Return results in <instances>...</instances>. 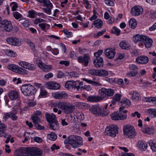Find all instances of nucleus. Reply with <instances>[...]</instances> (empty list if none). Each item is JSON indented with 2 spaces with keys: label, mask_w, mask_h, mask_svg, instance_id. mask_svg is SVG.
I'll list each match as a JSON object with an SVG mask.
<instances>
[{
  "label": "nucleus",
  "mask_w": 156,
  "mask_h": 156,
  "mask_svg": "<svg viewBox=\"0 0 156 156\" xmlns=\"http://www.w3.org/2000/svg\"><path fill=\"white\" fill-rule=\"evenodd\" d=\"M145 37L146 36L144 35L136 34L133 36V38L134 42L135 44L139 42V44H140V42H143Z\"/></svg>",
  "instance_id": "nucleus-24"
},
{
  "label": "nucleus",
  "mask_w": 156,
  "mask_h": 156,
  "mask_svg": "<svg viewBox=\"0 0 156 156\" xmlns=\"http://www.w3.org/2000/svg\"><path fill=\"white\" fill-rule=\"evenodd\" d=\"M82 80L86 82L87 83L91 84L94 86H101V84L95 82L91 80L87 79L86 78H83L82 79Z\"/></svg>",
  "instance_id": "nucleus-38"
},
{
  "label": "nucleus",
  "mask_w": 156,
  "mask_h": 156,
  "mask_svg": "<svg viewBox=\"0 0 156 156\" xmlns=\"http://www.w3.org/2000/svg\"><path fill=\"white\" fill-rule=\"evenodd\" d=\"M9 97L12 100H14L18 98V94L16 91L12 90L10 91L8 93Z\"/></svg>",
  "instance_id": "nucleus-31"
},
{
  "label": "nucleus",
  "mask_w": 156,
  "mask_h": 156,
  "mask_svg": "<svg viewBox=\"0 0 156 156\" xmlns=\"http://www.w3.org/2000/svg\"><path fill=\"white\" fill-rule=\"evenodd\" d=\"M137 147L139 149L143 151H145L148 146L147 144L143 140L138 141L136 144Z\"/></svg>",
  "instance_id": "nucleus-25"
},
{
  "label": "nucleus",
  "mask_w": 156,
  "mask_h": 156,
  "mask_svg": "<svg viewBox=\"0 0 156 156\" xmlns=\"http://www.w3.org/2000/svg\"><path fill=\"white\" fill-rule=\"evenodd\" d=\"M106 130L110 136L113 137H115L118 133V127L115 125H112L107 127Z\"/></svg>",
  "instance_id": "nucleus-12"
},
{
  "label": "nucleus",
  "mask_w": 156,
  "mask_h": 156,
  "mask_svg": "<svg viewBox=\"0 0 156 156\" xmlns=\"http://www.w3.org/2000/svg\"><path fill=\"white\" fill-rule=\"evenodd\" d=\"M104 2L107 5L113 6L115 5L114 2L111 0H105Z\"/></svg>",
  "instance_id": "nucleus-61"
},
{
  "label": "nucleus",
  "mask_w": 156,
  "mask_h": 156,
  "mask_svg": "<svg viewBox=\"0 0 156 156\" xmlns=\"http://www.w3.org/2000/svg\"><path fill=\"white\" fill-rule=\"evenodd\" d=\"M35 15H36V12L34 10H31L28 11V15L30 17L34 18Z\"/></svg>",
  "instance_id": "nucleus-57"
},
{
  "label": "nucleus",
  "mask_w": 156,
  "mask_h": 156,
  "mask_svg": "<svg viewBox=\"0 0 156 156\" xmlns=\"http://www.w3.org/2000/svg\"><path fill=\"white\" fill-rule=\"evenodd\" d=\"M45 117L47 121L49 123L57 120L55 115L53 113L50 114L46 113L45 115Z\"/></svg>",
  "instance_id": "nucleus-27"
},
{
  "label": "nucleus",
  "mask_w": 156,
  "mask_h": 156,
  "mask_svg": "<svg viewBox=\"0 0 156 156\" xmlns=\"http://www.w3.org/2000/svg\"><path fill=\"white\" fill-rule=\"evenodd\" d=\"M148 61V58L144 55L137 57L136 59V63L140 64H145Z\"/></svg>",
  "instance_id": "nucleus-26"
},
{
  "label": "nucleus",
  "mask_w": 156,
  "mask_h": 156,
  "mask_svg": "<svg viewBox=\"0 0 156 156\" xmlns=\"http://www.w3.org/2000/svg\"><path fill=\"white\" fill-rule=\"evenodd\" d=\"M79 82L77 81L76 82L75 81H67L65 83V87L66 88L70 89L71 88L76 87V88L78 89L80 88L79 86H76L75 85L76 82Z\"/></svg>",
  "instance_id": "nucleus-28"
},
{
  "label": "nucleus",
  "mask_w": 156,
  "mask_h": 156,
  "mask_svg": "<svg viewBox=\"0 0 156 156\" xmlns=\"http://www.w3.org/2000/svg\"><path fill=\"white\" fill-rule=\"evenodd\" d=\"M7 68L9 69L16 73L22 74H26L27 73V71L26 70L15 64L8 65L7 66Z\"/></svg>",
  "instance_id": "nucleus-10"
},
{
  "label": "nucleus",
  "mask_w": 156,
  "mask_h": 156,
  "mask_svg": "<svg viewBox=\"0 0 156 156\" xmlns=\"http://www.w3.org/2000/svg\"><path fill=\"white\" fill-rule=\"evenodd\" d=\"M13 112H9L10 114V118L13 120H16L18 119V117L16 115L17 113L16 110V108L14 107L13 108Z\"/></svg>",
  "instance_id": "nucleus-34"
},
{
  "label": "nucleus",
  "mask_w": 156,
  "mask_h": 156,
  "mask_svg": "<svg viewBox=\"0 0 156 156\" xmlns=\"http://www.w3.org/2000/svg\"><path fill=\"white\" fill-rule=\"evenodd\" d=\"M6 128V127L5 124L0 121V136H3L5 138H7L5 142L6 143H8L9 142L10 140L9 136H8L7 134L4 131Z\"/></svg>",
  "instance_id": "nucleus-14"
},
{
  "label": "nucleus",
  "mask_w": 156,
  "mask_h": 156,
  "mask_svg": "<svg viewBox=\"0 0 156 156\" xmlns=\"http://www.w3.org/2000/svg\"><path fill=\"white\" fill-rule=\"evenodd\" d=\"M119 104L121 105L119 108V111L121 112L124 111V108L129 107L131 105V102L128 99H126L122 101Z\"/></svg>",
  "instance_id": "nucleus-22"
},
{
  "label": "nucleus",
  "mask_w": 156,
  "mask_h": 156,
  "mask_svg": "<svg viewBox=\"0 0 156 156\" xmlns=\"http://www.w3.org/2000/svg\"><path fill=\"white\" fill-rule=\"evenodd\" d=\"M129 27L134 29L136 27L137 23L136 20L134 19H131L129 22Z\"/></svg>",
  "instance_id": "nucleus-39"
},
{
  "label": "nucleus",
  "mask_w": 156,
  "mask_h": 156,
  "mask_svg": "<svg viewBox=\"0 0 156 156\" xmlns=\"http://www.w3.org/2000/svg\"><path fill=\"white\" fill-rule=\"evenodd\" d=\"M48 6V7L43 8V10L48 14L50 15L51 14V9L52 8L53 5L52 4H49Z\"/></svg>",
  "instance_id": "nucleus-43"
},
{
  "label": "nucleus",
  "mask_w": 156,
  "mask_h": 156,
  "mask_svg": "<svg viewBox=\"0 0 156 156\" xmlns=\"http://www.w3.org/2000/svg\"><path fill=\"white\" fill-rule=\"evenodd\" d=\"M0 27L2 31L7 32H11L13 29L11 22L6 20H4L1 22Z\"/></svg>",
  "instance_id": "nucleus-8"
},
{
  "label": "nucleus",
  "mask_w": 156,
  "mask_h": 156,
  "mask_svg": "<svg viewBox=\"0 0 156 156\" xmlns=\"http://www.w3.org/2000/svg\"><path fill=\"white\" fill-rule=\"evenodd\" d=\"M46 87L48 89L58 90L60 87V85L58 83L49 82L46 83Z\"/></svg>",
  "instance_id": "nucleus-20"
},
{
  "label": "nucleus",
  "mask_w": 156,
  "mask_h": 156,
  "mask_svg": "<svg viewBox=\"0 0 156 156\" xmlns=\"http://www.w3.org/2000/svg\"><path fill=\"white\" fill-rule=\"evenodd\" d=\"M89 110L91 114L96 116L103 115V108L99 105H93L90 108Z\"/></svg>",
  "instance_id": "nucleus-7"
},
{
  "label": "nucleus",
  "mask_w": 156,
  "mask_h": 156,
  "mask_svg": "<svg viewBox=\"0 0 156 156\" xmlns=\"http://www.w3.org/2000/svg\"><path fill=\"white\" fill-rule=\"evenodd\" d=\"M12 14L16 20L20 19L22 17V15L17 12H13Z\"/></svg>",
  "instance_id": "nucleus-56"
},
{
  "label": "nucleus",
  "mask_w": 156,
  "mask_h": 156,
  "mask_svg": "<svg viewBox=\"0 0 156 156\" xmlns=\"http://www.w3.org/2000/svg\"><path fill=\"white\" fill-rule=\"evenodd\" d=\"M18 64L21 66L26 69L30 70H33L35 69L34 64L25 61H21L18 63Z\"/></svg>",
  "instance_id": "nucleus-19"
},
{
  "label": "nucleus",
  "mask_w": 156,
  "mask_h": 156,
  "mask_svg": "<svg viewBox=\"0 0 156 156\" xmlns=\"http://www.w3.org/2000/svg\"><path fill=\"white\" fill-rule=\"evenodd\" d=\"M98 70L92 69L89 70L88 72L89 73L92 75L98 76Z\"/></svg>",
  "instance_id": "nucleus-58"
},
{
  "label": "nucleus",
  "mask_w": 156,
  "mask_h": 156,
  "mask_svg": "<svg viewBox=\"0 0 156 156\" xmlns=\"http://www.w3.org/2000/svg\"><path fill=\"white\" fill-rule=\"evenodd\" d=\"M131 98L133 101H138L140 99V95L139 92L133 91Z\"/></svg>",
  "instance_id": "nucleus-37"
},
{
  "label": "nucleus",
  "mask_w": 156,
  "mask_h": 156,
  "mask_svg": "<svg viewBox=\"0 0 156 156\" xmlns=\"http://www.w3.org/2000/svg\"><path fill=\"white\" fill-rule=\"evenodd\" d=\"M153 152H156V140H151L148 142Z\"/></svg>",
  "instance_id": "nucleus-36"
},
{
  "label": "nucleus",
  "mask_w": 156,
  "mask_h": 156,
  "mask_svg": "<svg viewBox=\"0 0 156 156\" xmlns=\"http://www.w3.org/2000/svg\"><path fill=\"white\" fill-rule=\"evenodd\" d=\"M22 93L25 96H29L35 94L36 90L34 86L30 84H25L21 88Z\"/></svg>",
  "instance_id": "nucleus-5"
},
{
  "label": "nucleus",
  "mask_w": 156,
  "mask_h": 156,
  "mask_svg": "<svg viewBox=\"0 0 156 156\" xmlns=\"http://www.w3.org/2000/svg\"><path fill=\"white\" fill-rule=\"evenodd\" d=\"M45 20H44L40 18H38L36 19L34 21V23L35 24H37L38 23H40L44 22Z\"/></svg>",
  "instance_id": "nucleus-63"
},
{
  "label": "nucleus",
  "mask_w": 156,
  "mask_h": 156,
  "mask_svg": "<svg viewBox=\"0 0 156 156\" xmlns=\"http://www.w3.org/2000/svg\"><path fill=\"white\" fill-rule=\"evenodd\" d=\"M49 124L50 128L51 129L54 130H58V129L59 126L57 120L53 122H52Z\"/></svg>",
  "instance_id": "nucleus-32"
},
{
  "label": "nucleus",
  "mask_w": 156,
  "mask_h": 156,
  "mask_svg": "<svg viewBox=\"0 0 156 156\" xmlns=\"http://www.w3.org/2000/svg\"><path fill=\"white\" fill-rule=\"evenodd\" d=\"M55 106L63 110L66 114L72 113L74 110V106L71 103L66 101H59L55 103Z\"/></svg>",
  "instance_id": "nucleus-3"
},
{
  "label": "nucleus",
  "mask_w": 156,
  "mask_h": 156,
  "mask_svg": "<svg viewBox=\"0 0 156 156\" xmlns=\"http://www.w3.org/2000/svg\"><path fill=\"white\" fill-rule=\"evenodd\" d=\"M90 57L87 55H85L83 56H79L77 58L78 61L80 63H82L85 66H88Z\"/></svg>",
  "instance_id": "nucleus-17"
},
{
  "label": "nucleus",
  "mask_w": 156,
  "mask_h": 156,
  "mask_svg": "<svg viewBox=\"0 0 156 156\" xmlns=\"http://www.w3.org/2000/svg\"><path fill=\"white\" fill-rule=\"evenodd\" d=\"M42 153V151L40 148L36 147H22L15 152L14 156H39L41 155Z\"/></svg>",
  "instance_id": "nucleus-1"
},
{
  "label": "nucleus",
  "mask_w": 156,
  "mask_h": 156,
  "mask_svg": "<svg viewBox=\"0 0 156 156\" xmlns=\"http://www.w3.org/2000/svg\"><path fill=\"white\" fill-rule=\"evenodd\" d=\"M146 101L147 102H152L153 103L156 104V98L154 97H148L145 98Z\"/></svg>",
  "instance_id": "nucleus-54"
},
{
  "label": "nucleus",
  "mask_w": 156,
  "mask_h": 156,
  "mask_svg": "<svg viewBox=\"0 0 156 156\" xmlns=\"http://www.w3.org/2000/svg\"><path fill=\"white\" fill-rule=\"evenodd\" d=\"M52 95L55 98L58 99L65 98L68 96L67 94L64 91L53 92Z\"/></svg>",
  "instance_id": "nucleus-15"
},
{
  "label": "nucleus",
  "mask_w": 156,
  "mask_h": 156,
  "mask_svg": "<svg viewBox=\"0 0 156 156\" xmlns=\"http://www.w3.org/2000/svg\"><path fill=\"white\" fill-rule=\"evenodd\" d=\"M74 114H76L77 119L79 121L83 120L84 119V116L83 113L81 112H75Z\"/></svg>",
  "instance_id": "nucleus-42"
},
{
  "label": "nucleus",
  "mask_w": 156,
  "mask_h": 156,
  "mask_svg": "<svg viewBox=\"0 0 156 156\" xmlns=\"http://www.w3.org/2000/svg\"><path fill=\"white\" fill-rule=\"evenodd\" d=\"M37 64L38 67L44 72H48L52 69V68L51 65H46L42 62H39L37 63Z\"/></svg>",
  "instance_id": "nucleus-21"
},
{
  "label": "nucleus",
  "mask_w": 156,
  "mask_h": 156,
  "mask_svg": "<svg viewBox=\"0 0 156 156\" xmlns=\"http://www.w3.org/2000/svg\"><path fill=\"white\" fill-rule=\"evenodd\" d=\"M47 138L49 140L54 141L57 138L56 134L54 133H51L50 134L47 135Z\"/></svg>",
  "instance_id": "nucleus-48"
},
{
  "label": "nucleus",
  "mask_w": 156,
  "mask_h": 156,
  "mask_svg": "<svg viewBox=\"0 0 156 156\" xmlns=\"http://www.w3.org/2000/svg\"><path fill=\"white\" fill-rule=\"evenodd\" d=\"M31 119L33 122L35 124H38L40 122V119L38 116L33 115L32 116Z\"/></svg>",
  "instance_id": "nucleus-49"
},
{
  "label": "nucleus",
  "mask_w": 156,
  "mask_h": 156,
  "mask_svg": "<svg viewBox=\"0 0 156 156\" xmlns=\"http://www.w3.org/2000/svg\"><path fill=\"white\" fill-rule=\"evenodd\" d=\"M99 93L101 95L100 97L102 98V100L105 98L113 96L115 92L113 89L102 88L99 90Z\"/></svg>",
  "instance_id": "nucleus-9"
},
{
  "label": "nucleus",
  "mask_w": 156,
  "mask_h": 156,
  "mask_svg": "<svg viewBox=\"0 0 156 156\" xmlns=\"http://www.w3.org/2000/svg\"><path fill=\"white\" fill-rule=\"evenodd\" d=\"M41 30L44 32H46L50 28V25L46 23H41L38 25Z\"/></svg>",
  "instance_id": "nucleus-33"
},
{
  "label": "nucleus",
  "mask_w": 156,
  "mask_h": 156,
  "mask_svg": "<svg viewBox=\"0 0 156 156\" xmlns=\"http://www.w3.org/2000/svg\"><path fill=\"white\" fill-rule=\"evenodd\" d=\"M6 53L7 55L9 56L15 57L16 55V53L12 50H6Z\"/></svg>",
  "instance_id": "nucleus-51"
},
{
  "label": "nucleus",
  "mask_w": 156,
  "mask_h": 156,
  "mask_svg": "<svg viewBox=\"0 0 156 156\" xmlns=\"http://www.w3.org/2000/svg\"><path fill=\"white\" fill-rule=\"evenodd\" d=\"M103 52V51L102 50H100L98 51L94 52V55L95 57V58H101L100 56L102 55Z\"/></svg>",
  "instance_id": "nucleus-59"
},
{
  "label": "nucleus",
  "mask_w": 156,
  "mask_h": 156,
  "mask_svg": "<svg viewBox=\"0 0 156 156\" xmlns=\"http://www.w3.org/2000/svg\"><path fill=\"white\" fill-rule=\"evenodd\" d=\"M37 1L41 3H43L45 6H47L49 4H52L49 0H37Z\"/></svg>",
  "instance_id": "nucleus-55"
},
{
  "label": "nucleus",
  "mask_w": 156,
  "mask_h": 156,
  "mask_svg": "<svg viewBox=\"0 0 156 156\" xmlns=\"http://www.w3.org/2000/svg\"><path fill=\"white\" fill-rule=\"evenodd\" d=\"M153 41L152 39L150 38L148 36H146L143 42H140L138 44L139 46H143L144 45L147 48L151 47L152 45Z\"/></svg>",
  "instance_id": "nucleus-18"
},
{
  "label": "nucleus",
  "mask_w": 156,
  "mask_h": 156,
  "mask_svg": "<svg viewBox=\"0 0 156 156\" xmlns=\"http://www.w3.org/2000/svg\"><path fill=\"white\" fill-rule=\"evenodd\" d=\"M129 70L130 71L127 73L126 75L129 77L135 76L138 73V67L135 65L131 64L129 66Z\"/></svg>",
  "instance_id": "nucleus-13"
},
{
  "label": "nucleus",
  "mask_w": 156,
  "mask_h": 156,
  "mask_svg": "<svg viewBox=\"0 0 156 156\" xmlns=\"http://www.w3.org/2000/svg\"><path fill=\"white\" fill-rule=\"evenodd\" d=\"M119 46L122 48L124 49H127L129 47L128 42L126 41H121L119 44Z\"/></svg>",
  "instance_id": "nucleus-44"
},
{
  "label": "nucleus",
  "mask_w": 156,
  "mask_h": 156,
  "mask_svg": "<svg viewBox=\"0 0 156 156\" xmlns=\"http://www.w3.org/2000/svg\"><path fill=\"white\" fill-rule=\"evenodd\" d=\"M19 21L20 22L21 24L25 27H28L30 25V23L29 21L25 19H21Z\"/></svg>",
  "instance_id": "nucleus-40"
},
{
  "label": "nucleus",
  "mask_w": 156,
  "mask_h": 156,
  "mask_svg": "<svg viewBox=\"0 0 156 156\" xmlns=\"http://www.w3.org/2000/svg\"><path fill=\"white\" fill-rule=\"evenodd\" d=\"M122 97L121 95L119 94H115L113 97V99H114L115 100L119 101L121 99Z\"/></svg>",
  "instance_id": "nucleus-60"
},
{
  "label": "nucleus",
  "mask_w": 156,
  "mask_h": 156,
  "mask_svg": "<svg viewBox=\"0 0 156 156\" xmlns=\"http://www.w3.org/2000/svg\"><path fill=\"white\" fill-rule=\"evenodd\" d=\"M106 31V30L105 29H103L101 31L95 34L94 35V37L95 38H98L100 36L103 35Z\"/></svg>",
  "instance_id": "nucleus-50"
},
{
  "label": "nucleus",
  "mask_w": 156,
  "mask_h": 156,
  "mask_svg": "<svg viewBox=\"0 0 156 156\" xmlns=\"http://www.w3.org/2000/svg\"><path fill=\"white\" fill-rule=\"evenodd\" d=\"M119 112V113L114 112L112 113L111 115L112 119L115 120H125L127 117V115L126 113L127 112V111L124 110V111Z\"/></svg>",
  "instance_id": "nucleus-6"
},
{
  "label": "nucleus",
  "mask_w": 156,
  "mask_h": 156,
  "mask_svg": "<svg viewBox=\"0 0 156 156\" xmlns=\"http://www.w3.org/2000/svg\"><path fill=\"white\" fill-rule=\"evenodd\" d=\"M87 101L90 102H98L102 100V98L98 96H91L87 98Z\"/></svg>",
  "instance_id": "nucleus-29"
},
{
  "label": "nucleus",
  "mask_w": 156,
  "mask_h": 156,
  "mask_svg": "<svg viewBox=\"0 0 156 156\" xmlns=\"http://www.w3.org/2000/svg\"><path fill=\"white\" fill-rule=\"evenodd\" d=\"M8 43L14 46H19L22 44L23 41L22 39L15 37H10L6 39Z\"/></svg>",
  "instance_id": "nucleus-11"
},
{
  "label": "nucleus",
  "mask_w": 156,
  "mask_h": 156,
  "mask_svg": "<svg viewBox=\"0 0 156 156\" xmlns=\"http://www.w3.org/2000/svg\"><path fill=\"white\" fill-rule=\"evenodd\" d=\"M64 143L70 144L73 148H77L83 145V138L79 136L72 135L64 140Z\"/></svg>",
  "instance_id": "nucleus-2"
},
{
  "label": "nucleus",
  "mask_w": 156,
  "mask_h": 156,
  "mask_svg": "<svg viewBox=\"0 0 156 156\" xmlns=\"http://www.w3.org/2000/svg\"><path fill=\"white\" fill-rule=\"evenodd\" d=\"M69 76L71 78H77L79 77V74L75 72L70 73L69 74Z\"/></svg>",
  "instance_id": "nucleus-64"
},
{
  "label": "nucleus",
  "mask_w": 156,
  "mask_h": 156,
  "mask_svg": "<svg viewBox=\"0 0 156 156\" xmlns=\"http://www.w3.org/2000/svg\"><path fill=\"white\" fill-rule=\"evenodd\" d=\"M124 135L128 138H132L135 136L136 133L134 127L130 125H126L123 127Z\"/></svg>",
  "instance_id": "nucleus-4"
},
{
  "label": "nucleus",
  "mask_w": 156,
  "mask_h": 156,
  "mask_svg": "<svg viewBox=\"0 0 156 156\" xmlns=\"http://www.w3.org/2000/svg\"><path fill=\"white\" fill-rule=\"evenodd\" d=\"M94 66L97 67H102L104 64L102 58H95L93 62Z\"/></svg>",
  "instance_id": "nucleus-30"
},
{
  "label": "nucleus",
  "mask_w": 156,
  "mask_h": 156,
  "mask_svg": "<svg viewBox=\"0 0 156 156\" xmlns=\"http://www.w3.org/2000/svg\"><path fill=\"white\" fill-rule=\"evenodd\" d=\"M10 6L11 7L12 10L13 11L16 10L18 6L17 3L14 2L11 3L10 5Z\"/></svg>",
  "instance_id": "nucleus-52"
},
{
  "label": "nucleus",
  "mask_w": 156,
  "mask_h": 156,
  "mask_svg": "<svg viewBox=\"0 0 156 156\" xmlns=\"http://www.w3.org/2000/svg\"><path fill=\"white\" fill-rule=\"evenodd\" d=\"M98 76H108V73L107 71L105 69H100L98 70Z\"/></svg>",
  "instance_id": "nucleus-41"
},
{
  "label": "nucleus",
  "mask_w": 156,
  "mask_h": 156,
  "mask_svg": "<svg viewBox=\"0 0 156 156\" xmlns=\"http://www.w3.org/2000/svg\"><path fill=\"white\" fill-rule=\"evenodd\" d=\"M93 24L97 28L99 29L103 25V22L101 19H98L94 21Z\"/></svg>",
  "instance_id": "nucleus-46"
},
{
  "label": "nucleus",
  "mask_w": 156,
  "mask_h": 156,
  "mask_svg": "<svg viewBox=\"0 0 156 156\" xmlns=\"http://www.w3.org/2000/svg\"><path fill=\"white\" fill-rule=\"evenodd\" d=\"M105 54L106 57L109 59H112L113 58L115 54V50L112 48H108L105 50Z\"/></svg>",
  "instance_id": "nucleus-23"
},
{
  "label": "nucleus",
  "mask_w": 156,
  "mask_h": 156,
  "mask_svg": "<svg viewBox=\"0 0 156 156\" xmlns=\"http://www.w3.org/2000/svg\"><path fill=\"white\" fill-rule=\"evenodd\" d=\"M26 42L29 46L30 48L32 50L34 51L36 50V47L35 44L30 40H27Z\"/></svg>",
  "instance_id": "nucleus-47"
},
{
  "label": "nucleus",
  "mask_w": 156,
  "mask_h": 156,
  "mask_svg": "<svg viewBox=\"0 0 156 156\" xmlns=\"http://www.w3.org/2000/svg\"><path fill=\"white\" fill-rule=\"evenodd\" d=\"M147 113L153 118H156V109L150 108L147 110Z\"/></svg>",
  "instance_id": "nucleus-45"
},
{
  "label": "nucleus",
  "mask_w": 156,
  "mask_h": 156,
  "mask_svg": "<svg viewBox=\"0 0 156 156\" xmlns=\"http://www.w3.org/2000/svg\"><path fill=\"white\" fill-rule=\"evenodd\" d=\"M112 33L115 34L116 35L118 36L120 34V30L117 28L116 27H114L112 30Z\"/></svg>",
  "instance_id": "nucleus-53"
},
{
  "label": "nucleus",
  "mask_w": 156,
  "mask_h": 156,
  "mask_svg": "<svg viewBox=\"0 0 156 156\" xmlns=\"http://www.w3.org/2000/svg\"><path fill=\"white\" fill-rule=\"evenodd\" d=\"M143 11V9L142 7L137 6L133 7L130 12L133 16H137L141 14Z\"/></svg>",
  "instance_id": "nucleus-16"
},
{
  "label": "nucleus",
  "mask_w": 156,
  "mask_h": 156,
  "mask_svg": "<svg viewBox=\"0 0 156 156\" xmlns=\"http://www.w3.org/2000/svg\"><path fill=\"white\" fill-rule=\"evenodd\" d=\"M154 129V128L153 127H149L147 126L143 128L142 129V130L143 132L145 133L151 134L153 133Z\"/></svg>",
  "instance_id": "nucleus-35"
},
{
  "label": "nucleus",
  "mask_w": 156,
  "mask_h": 156,
  "mask_svg": "<svg viewBox=\"0 0 156 156\" xmlns=\"http://www.w3.org/2000/svg\"><path fill=\"white\" fill-rule=\"evenodd\" d=\"M10 114L9 112L5 113L4 114L3 117V122H5L7 121V119L9 118H10Z\"/></svg>",
  "instance_id": "nucleus-62"
}]
</instances>
